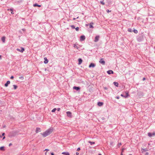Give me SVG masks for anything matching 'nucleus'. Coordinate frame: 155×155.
I'll use <instances>...</instances> for the list:
<instances>
[{
	"label": "nucleus",
	"instance_id": "obj_1",
	"mask_svg": "<svg viewBox=\"0 0 155 155\" xmlns=\"http://www.w3.org/2000/svg\"><path fill=\"white\" fill-rule=\"evenodd\" d=\"M53 131V128H50L47 130L46 131L44 132L41 134V135L43 136L44 137H46V136L50 135Z\"/></svg>",
	"mask_w": 155,
	"mask_h": 155
},
{
	"label": "nucleus",
	"instance_id": "obj_2",
	"mask_svg": "<svg viewBox=\"0 0 155 155\" xmlns=\"http://www.w3.org/2000/svg\"><path fill=\"white\" fill-rule=\"evenodd\" d=\"M126 95L125 96H124L123 94H121V96L122 97H123L125 98L127 97L128 96H129V95L128 94V92H125Z\"/></svg>",
	"mask_w": 155,
	"mask_h": 155
},
{
	"label": "nucleus",
	"instance_id": "obj_3",
	"mask_svg": "<svg viewBox=\"0 0 155 155\" xmlns=\"http://www.w3.org/2000/svg\"><path fill=\"white\" fill-rule=\"evenodd\" d=\"M99 62L100 63L102 64L103 65H104L105 64V61L103 60V58H101Z\"/></svg>",
	"mask_w": 155,
	"mask_h": 155
},
{
	"label": "nucleus",
	"instance_id": "obj_4",
	"mask_svg": "<svg viewBox=\"0 0 155 155\" xmlns=\"http://www.w3.org/2000/svg\"><path fill=\"white\" fill-rule=\"evenodd\" d=\"M148 135L149 137H151L153 136H155V132H153L152 134L150 133H148Z\"/></svg>",
	"mask_w": 155,
	"mask_h": 155
},
{
	"label": "nucleus",
	"instance_id": "obj_5",
	"mask_svg": "<svg viewBox=\"0 0 155 155\" xmlns=\"http://www.w3.org/2000/svg\"><path fill=\"white\" fill-rule=\"evenodd\" d=\"M99 38H100L99 36L98 35V36H96L95 38L94 41L95 42H97L99 40Z\"/></svg>",
	"mask_w": 155,
	"mask_h": 155
},
{
	"label": "nucleus",
	"instance_id": "obj_6",
	"mask_svg": "<svg viewBox=\"0 0 155 155\" xmlns=\"http://www.w3.org/2000/svg\"><path fill=\"white\" fill-rule=\"evenodd\" d=\"M95 66V64L93 63H91V64L89 65V68H91V67L92 68H94Z\"/></svg>",
	"mask_w": 155,
	"mask_h": 155
},
{
	"label": "nucleus",
	"instance_id": "obj_7",
	"mask_svg": "<svg viewBox=\"0 0 155 155\" xmlns=\"http://www.w3.org/2000/svg\"><path fill=\"white\" fill-rule=\"evenodd\" d=\"M85 39V37L84 35H82L80 37V40L82 41Z\"/></svg>",
	"mask_w": 155,
	"mask_h": 155
},
{
	"label": "nucleus",
	"instance_id": "obj_8",
	"mask_svg": "<svg viewBox=\"0 0 155 155\" xmlns=\"http://www.w3.org/2000/svg\"><path fill=\"white\" fill-rule=\"evenodd\" d=\"M17 50L18 51H20L21 52H23L25 50L23 48H21V50H20L19 49L17 48Z\"/></svg>",
	"mask_w": 155,
	"mask_h": 155
},
{
	"label": "nucleus",
	"instance_id": "obj_9",
	"mask_svg": "<svg viewBox=\"0 0 155 155\" xmlns=\"http://www.w3.org/2000/svg\"><path fill=\"white\" fill-rule=\"evenodd\" d=\"M44 63L45 64H47L48 62V60L46 58H44Z\"/></svg>",
	"mask_w": 155,
	"mask_h": 155
},
{
	"label": "nucleus",
	"instance_id": "obj_10",
	"mask_svg": "<svg viewBox=\"0 0 155 155\" xmlns=\"http://www.w3.org/2000/svg\"><path fill=\"white\" fill-rule=\"evenodd\" d=\"M67 116L70 117H71V113L70 111H68L66 112Z\"/></svg>",
	"mask_w": 155,
	"mask_h": 155
},
{
	"label": "nucleus",
	"instance_id": "obj_11",
	"mask_svg": "<svg viewBox=\"0 0 155 155\" xmlns=\"http://www.w3.org/2000/svg\"><path fill=\"white\" fill-rule=\"evenodd\" d=\"M107 72L108 74H113L114 73L113 71L111 70H110L108 71H107Z\"/></svg>",
	"mask_w": 155,
	"mask_h": 155
},
{
	"label": "nucleus",
	"instance_id": "obj_12",
	"mask_svg": "<svg viewBox=\"0 0 155 155\" xmlns=\"http://www.w3.org/2000/svg\"><path fill=\"white\" fill-rule=\"evenodd\" d=\"M10 83V82L9 81H8L5 84V86L6 87H7L8 86V84H9Z\"/></svg>",
	"mask_w": 155,
	"mask_h": 155
},
{
	"label": "nucleus",
	"instance_id": "obj_13",
	"mask_svg": "<svg viewBox=\"0 0 155 155\" xmlns=\"http://www.w3.org/2000/svg\"><path fill=\"white\" fill-rule=\"evenodd\" d=\"M97 104L99 106H101L103 105V103L102 102H98Z\"/></svg>",
	"mask_w": 155,
	"mask_h": 155
},
{
	"label": "nucleus",
	"instance_id": "obj_14",
	"mask_svg": "<svg viewBox=\"0 0 155 155\" xmlns=\"http://www.w3.org/2000/svg\"><path fill=\"white\" fill-rule=\"evenodd\" d=\"M78 64L79 65L81 64V63H82V60L81 58H79L78 59Z\"/></svg>",
	"mask_w": 155,
	"mask_h": 155
},
{
	"label": "nucleus",
	"instance_id": "obj_15",
	"mask_svg": "<svg viewBox=\"0 0 155 155\" xmlns=\"http://www.w3.org/2000/svg\"><path fill=\"white\" fill-rule=\"evenodd\" d=\"M5 36H3L2 38V40L3 43L5 42Z\"/></svg>",
	"mask_w": 155,
	"mask_h": 155
},
{
	"label": "nucleus",
	"instance_id": "obj_16",
	"mask_svg": "<svg viewBox=\"0 0 155 155\" xmlns=\"http://www.w3.org/2000/svg\"><path fill=\"white\" fill-rule=\"evenodd\" d=\"M8 11H10L11 12V13L12 14H14V13L13 12V10L12 9H8Z\"/></svg>",
	"mask_w": 155,
	"mask_h": 155
},
{
	"label": "nucleus",
	"instance_id": "obj_17",
	"mask_svg": "<svg viewBox=\"0 0 155 155\" xmlns=\"http://www.w3.org/2000/svg\"><path fill=\"white\" fill-rule=\"evenodd\" d=\"M73 89L78 91L80 89V88L79 87H73Z\"/></svg>",
	"mask_w": 155,
	"mask_h": 155
},
{
	"label": "nucleus",
	"instance_id": "obj_18",
	"mask_svg": "<svg viewBox=\"0 0 155 155\" xmlns=\"http://www.w3.org/2000/svg\"><path fill=\"white\" fill-rule=\"evenodd\" d=\"M62 154L64 155H70L69 153L68 152H63Z\"/></svg>",
	"mask_w": 155,
	"mask_h": 155
},
{
	"label": "nucleus",
	"instance_id": "obj_19",
	"mask_svg": "<svg viewBox=\"0 0 155 155\" xmlns=\"http://www.w3.org/2000/svg\"><path fill=\"white\" fill-rule=\"evenodd\" d=\"M40 130V128L37 127L36 128V131H35L36 133H38L39 131Z\"/></svg>",
	"mask_w": 155,
	"mask_h": 155
},
{
	"label": "nucleus",
	"instance_id": "obj_20",
	"mask_svg": "<svg viewBox=\"0 0 155 155\" xmlns=\"http://www.w3.org/2000/svg\"><path fill=\"white\" fill-rule=\"evenodd\" d=\"M114 85L115 86H116L117 87H118V83L117 82H114Z\"/></svg>",
	"mask_w": 155,
	"mask_h": 155
},
{
	"label": "nucleus",
	"instance_id": "obj_21",
	"mask_svg": "<svg viewBox=\"0 0 155 155\" xmlns=\"http://www.w3.org/2000/svg\"><path fill=\"white\" fill-rule=\"evenodd\" d=\"M93 24V23H91L90 25H89V28H94V27L93 26L91 25V24Z\"/></svg>",
	"mask_w": 155,
	"mask_h": 155
},
{
	"label": "nucleus",
	"instance_id": "obj_22",
	"mask_svg": "<svg viewBox=\"0 0 155 155\" xmlns=\"http://www.w3.org/2000/svg\"><path fill=\"white\" fill-rule=\"evenodd\" d=\"M33 5L35 7V6H38V7H40L41 6V5H38L37 4H34Z\"/></svg>",
	"mask_w": 155,
	"mask_h": 155
},
{
	"label": "nucleus",
	"instance_id": "obj_23",
	"mask_svg": "<svg viewBox=\"0 0 155 155\" xmlns=\"http://www.w3.org/2000/svg\"><path fill=\"white\" fill-rule=\"evenodd\" d=\"M0 150H1L4 151L5 150L4 147H0Z\"/></svg>",
	"mask_w": 155,
	"mask_h": 155
},
{
	"label": "nucleus",
	"instance_id": "obj_24",
	"mask_svg": "<svg viewBox=\"0 0 155 155\" xmlns=\"http://www.w3.org/2000/svg\"><path fill=\"white\" fill-rule=\"evenodd\" d=\"M74 47L75 48H76L77 49H78L79 47H78V46H77V45H74Z\"/></svg>",
	"mask_w": 155,
	"mask_h": 155
},
{
	"label": "nucleus",
	"instance_id": "obj_25",
	"mask_svg": "<svg viewBox=\"0 0 155 155\" xmlns=\"http://www.w3.org/2000/svg\"><path fill=\"white\" fill-rule=\"evenodd\" d=\"M56 110V108H54V109H53L51 110V112H54Z\"/></svg>",
	"mask_w": 155,
	"mask_h": 155
},
{
	"label": "nucleus",
	"instance_id": "obj_26",
	"mask_svg": "<svg viewBox=\"0 0 155 155\" xmlns=\"http://www.w3.org/2000/svg\"><path fill=\"white\" fill-rule=\"evenodd\" d=\"M13 87H14V89H16L17 87V86L15 85H13Z\"/></svg>",
	"mask_w": 155,
	"mask_h": 155
},
{
	"label": "nucleus",
	"instance_id": "obj_27",
	"mask_svg": "<svg viewBox=\"0 0 155 155\" xmlns=\"http://www.w3.org/2000/svg\"><path fill=\"white\" fill-rule=\"evenodd\" d=\"M128 31L129 32H132V31L131 28H129L128 29Z\"/></svg>",
	"mask_w": 155,
	"mask_h": 155
},
{
	"label": "nucleus",
	"instance_id": "obj_28",
	"mask_svg": "<svg viewBox=\"0 0 155 155\" xmlns=\"http://www.w3.org/2000/svg\"><path fill=\"white\" fill-rule=\"evenodd\" d=\"M89 142L91 143V145L92 144H94L95 143L94 142H91V141H89Z\"/></svg>",
	"mask_w": 155,
	"mask_h": 155
},
{
	"label": "nucleus",
	"instance_id": "obj_29",
	"mask_svg": "<svg viewBox=\"0 0 155 155\" xmlns=\"http://www.w3.org/2000/svg\"><path fill=\"white\" fill-rule=\"evenodd\" d=\"M100 2L103 5L105 4V3L103 1H101Z\"/></svg>",
	"mask_w": 155,
	"mask_h": 155
},
{
	"label": "nucleus",
	"instance_id": "obj_30",
	"mask_svg": "<svg viewBox=\"0 0 155 155\" xmlns=\"http://www.w3.org/2000/svg\"><path fill=\"white\" fill-rule=\"evenodd\" d=\"M71 28L72 29H74V28H75V27H74V25H71Z\"/></svg>",
	"mask_w": 155,
	"mask_h": 155
},
{
	"label": "nucleus",
	"instance_id": "obj_31",
	"mask_svg": "<svg viewBox=\"0 0 155 155\" xmlns=\"http://www.w3.org/2000/svg\"><path fill=\"white\" fill-rule=\"evenodd\" d=\"M134 31L135 33H137V30H134Z\"/></svg>",
	"mask_w": 155,
	"mask_h": 155
},
{
	"label": "nucleus",
	"instance_id": "obj_32",
	"mask_svg": "<svg viewBox=\"0 0 155 155\" xmlns=\"http://www.w3.org/2000/svg\"><path fill=\"white\" fill-rule=\"evenodd\" d=\"M121 143H119L118 144V146L120 147L121 145Z\"/></svg>",
	"mask_w": 155,
	"mask_h": 155
},
{
	"label": "nucleus",
	"instance_id": "obj_33",
	"mask_svg": "<svg viewBox=\"0 0 155 155\" xmlns=\"http://www.w3.org/2000/svg\"><path fill=\"white\" fill-rule=\"evenodd\" d=\"M19 78L21 80H23L24 79V77L23 76L20 77Z\"/></svg>",
	"mask_w": 155,
	"mask_h": 155
},
{
	"label": "nucleus",
	"instance_id": "obj_34",
	"mask_svg": "<svg viewBox=\"0 0 155 155\" xmlns=\"http://www.w3.org/2000/svg\"><path fill=\"white\" fill-rule=\"evenodd\" d=\"M79 29V27H77V28H75V30H76L77 31H78Z\"/></svg>",
	"mask_w": 155,
	"mask_h": 155
},
{
	"label": "nucleus",
	"instance_id": "obj_35",
	"mask_svg": "<svg viewBox=\"0 0 155 155\" xmlns=\"http://www.w3.org/2000/svg\"><path fill=\"white\" fill-rule=\"evenodd\" d=\"M107 13H109V12H111V11H110L108 9H107Z\"/></svg>",
	"mask_w": 155,
	"mask_h": 155
},
{
	"label": "nucleus",
	"instance_id": "obj_36",
	"mask_svg": "<svg viewBox=\"0 0 155 155\" xmlns=\"http://www.w3.org/2000/svg\"><path fill=\"white\" fill-rule=\"evenodd\" d=\"M80 147H78L77 149V151H79L80 150Z\"/></svg>",
	"mask_w": 155,
	"mask_h": 155
},
{
	"label": "nucleus",
	"instance_id": "obj_37",
	"mask_svg": "<svg viewBox=\"0 0 155 155\" xmlns=\"http://www.w3.org/2000/svg\"><path fill=\"white\" fill-rule=\"evenodd\" d=\"M14 78V77H13V76H12L10 78H11V79H13Z\"/></svg>",
	"mask_w": 155,
	"mask_h": 155
},
{
	"label": "nucleus",
	"instance_id": "obj_38",
	"mask_svg": "<svg viewBox=\"0 0 155 155\" xmlns=\"http://www.w3.org/2000/svg\"><path fill=\"white\" fill-rule=\"evenodd\" d=\"M124 149H124V148H123V149H122V152H121L122 153L123 152V151H124Z\"/></svg>",
	"mask_w": 155,
	"mask_h": 155
},
{
	"label": "nucleus",
	"instance_id": "obj_39",
	"mask_svg": "<svg viewBox=\"0 0 155 155\" xmlns=\"http://www.w3.org/2000/svg\"><path fill=\"white\" fill-rule=\"evenodd\" d=\"M60 110V108H59L57 109V110L58 111H59Z\"/></svg>",
	"mask_w": 155,
	"mask_h": 155
},
{
	"label": "nucleus",
	"instance_id": "obj_40",
	"mask_svg": "<svg viewBox=\"0 0 155 155\" xmlns=\"http://www.w3.org/2000/svg\"><path fill=\"white\" fill-rule=\"evenodd\" d=\"M145 155H149V153H148V152H147L145 154Z\"/></svg>",
	"mask_w": 155,
	"mask_h": 155
},
{
	"label": "nucleus",
	"instance_id": "obj_41",
	"mask_svg": "<svg viewBox=\"0 0 155 155\" xmlns=\"http://www.w3.org/2000/svg\"><path fill=\"white\" fill-rule=\"evenodd\" d=\"M104 89L106 90L107 89V88L106 87H104Z\"/></svg>",
	"mask_w": 155,
	"mask_h": 155
},
{
	"label": "nucleus",
	"instance_id": "obj_42",
	"mask_svg": "<svg viewBox=\"0 0 155 155\" xmlns=\"http://www.w3.org/2000/svg\"><path fill=\"white\" fill-rule=\"evenodd\" d=\"M45 150L47 151H48L49 150L48 149H46Z\"/></svg>",
	"mask_w": 155,
	"mask_h": 155
},
{
	"label": "nucleus",
	"instance_id": "obj_43",
	"mask_svg": "<svg viewBox=\"0 0 155 155\" xmlns=\"http://www.w3.org/2000/svg\"><path fill=\"white\" fill-rule=\"evenodd\" d=\"M143 150H144V151H147V150L146 149H143Z\"/></svg>",
	"mask_w": 155,
	"mask_h": 155
},
{
	"label": "nucleus",
	"instance_id": "obj_44",
	"mask_svg": "<svg viewBox=\"0 0 155 155\" xmlns=\"http://www.w3.org/2000/svg\"><path fill=\"white\" fill-rule=\"evenodd\" d=\"M5 133H3L2 134V136H4L5 135Z\"/></svg>",
	"mask_w": 155,
	"mask_h": 155
},
{
	"label": "nucleus",
	"instance_id": "obj_45",
	"mask_svg": "<svg viewBox=\"0 0 155 155\" xmlns=\"http://www.w3.org/2000/svg\"><path fill=\"white\" fill-rule=\"evenodd\" d=\"M76 155H78L79 154V153H78V152H76Z\"/></svg>",
	"mask_w": 155,
	"mask_h": 155
},
{
	"label": "nucleus",
	"instance_id": "obj_46",
	"mask_svg": "<svg viewBox=\"0 0 155 155\" xmlns=\"http://www.w3.org/2000/svg\"><path fill=\"white\" fill-rule=\"evenodd\" d=\"M51 155H54V153H51Z\"/></svg>",
	"mask_w": 155,
	"mask_h": 155
},
{
	"label": "nucleus",
	"instance_id": "obj_47",
	"mask_svg": "<svg viewBox=\"0 0 155 155\" xmlns=\"http://www.w3.org/2000/svg\"><path fill=\"white\" fill-rule=\"evenodd\" d=\"M12 145V144L11 143H10L9 144V146H11V145Z\"/></svg>",
	"mask_w": 155,
	"mask_h": 155
},
{
	"label": "nucleus",
	"instance_id": "obj_48",
	"mask_svg": "<svg viewBox=\"0 0 155 155\" xmlns=\"http://www.w3.org/2000/svg\"><path fill=\"white\" fill-rule=\"evenodd\" d=\"M145 78H143V80L144 81L145 80Z\"/></svg>",
	"mask_w": 155,
	"mask_h": 155
},
{
	"label": "nucleus",
	"instance_id": "obj_49",
	"mask_svg": "<svg viewBox=\"0 0 155 155\" xmlns=\"http://www.w3.org/2000/svg\"><path fill=\"white\" fill-rule=\"evenodd\" d=\"M116 98L117 99H119V97H117Z\"/></svg>",
	"mask_w": 155,
	"mask_h": 155
},
{
	"label": "nucleus",
	"instance_id": "obj_50",
	"mask_svg": "<svg viewBox=\"0 0 155 155\" xmlns=\"http://www.w3.org/2000/svg\"><path fill=\"white\" fill-rule=\"evenodd\" d=\"M76 19V18H73V20H75Z\"/></svg>",
	"mask_w": 155,
	"mask_h": 155
},
{
	"label": "nucleus",
	"instance_id": "obj_51",
	"mask_svg": "<svg viewBox=\"0 0 155 155\" xmlns=\"http://www.w3.org/2000/svg\"><path fill=\"white\" fill-rule=\"evenodd\" d=\"M5 137H3V140H4V139H5Z\"/></svg>",
	"mask_w": 155,
	"mask_h": 155
},
{
	"label": "nucleus",
	"instance_id": "obj_52",
	"mask_svg": "<svg viewBox=\"0 0 155 155\" xmlns=\"http://www.w3.org/2000/svg\"><path fill=\"white\" fill-rule=\"evenodd\" d=\"M1 55H0V59H1Z\"/></svg>",
	"mask_w": 155,
	"mask_h": 155
},
{
	"label": "nucleus",
	"instance_id": "obj_53",
	"mask_svg": "<svg viewBox=\"0 0 155 155\" xmlns=\"http://www.w3.org/2000/svg\"><path fill=\"white\" fill-rule=\"evenodd\" d=\"M122 153L121 152V155H123Z\"/></svg>",
	"mask_w": 155,
	"mask_h": 155
},
{
	"label": "nucleus",
	"instance_id": "obj_54",
	"mask_svg": "<svg viewBox=\"0 0 155 155\" xmlns=\"http://www.w3.org/2000/svg\"><path fill=\"white\" fill-rule=\"evenodd\" d=\"M86 26H87L88 25V24H86Z\"/></svg>",
	"mask_w": 155,
	"mask_h": 155
},
{
	"label": "nucleus",
	"instance_id": "obj_55",
	"mask_svg": "<svg viewBox=\"0 0 155 155\" xmlns=\"http://www.w3.org/2000/svg\"><path fill=\"white\" fill-rule=\"evenodd\" d=\"M2 137V136L1 135H0V137Z\"/></svg>",
	"mask_w": 155,
	"mask_h": 155
},
{
	"label": "nucleus",
	"instance_id": "obj_56",
	"mask_svg": "<svg viewBox=\"0 0 155 155\" xmlns=\"http://www.w3.org/2000/svg\"><path fill=\"white\" fill-rule=\"evenodd\" d=\"M46 155V153H45V155Z\"/></svg>",
	"mask_w": 155,
	"mask_h": 155
},
{
	"label": "nucleus",
	"instance_id": "obj_57",
	"mask_svg": "<svg viewBox=\"0 0 155 155\" xmlns=\"http://www.w3.org/2000/svg\"><path fill=\"white\" fill-rule=\"evenodd\" d=\"M79 17H77V18H78Z\"/></svg>",
	"mask_w": 155,
	"mask_h": 155
},
{
	"label": "nucleus",
	"instance_id": "obj_58",
	"mask_svg": "<svg viewBox=\"0 0 155 155\" xmlns=\"http://www.w3.org/2000/svg\"><path fill=\"white\" fill-rule=\"evenodd\" d=\"M99 155H102L101 154H99Z\"/></svg>",
	"mask_w": 155,
	"mask_h": 155
},
{
	"label": "nucleus",
	"instance_id": "obj_59",
	"mask_svg": "<svg viewBox=\"0 0 155 155\" xmlns=\"http://www.w3.org/2000/svg\"><path fill=\"white\" fill-rule=\"evenodd\" d=\"M129 155H132V154H130Z\"/></svg>",
	"mask_w": 155,
	"mask_h": 155
}]
</instances>
